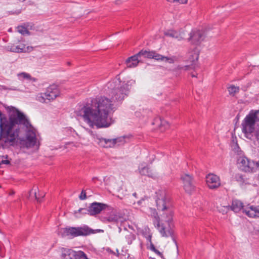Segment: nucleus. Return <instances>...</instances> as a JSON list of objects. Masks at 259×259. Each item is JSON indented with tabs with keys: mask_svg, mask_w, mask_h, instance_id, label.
Returning <instances> with one entry per match:
<instances>
[{
	"mask_svg": "<svg viewBox=\"0 0 259 259\" xmlns=\"http://www.w3.org/2000/svg\"><path fill=\"white\" fill-rule=\"evenodd\" d=\"M230 209L235 212H238L241 209L248 217L250 218H259V206H250L248 208L243 209V203L237 199H234L230 205Z\"/></svg>",
	"mask_w": 259,
	"mask_h": 259,
	"instance_id": "obj_5",
	"label": "nucleus"
},
{
	"mask_svg": "<svg viewBox=\"0 0 259 259\" xmlns=\"http://www.w3.org/2000/svg\"><path fill=\"white\" fill-rule=\"evenodd\" d=\"M139 172L141 175L147 176L149 177L154 178L156 176L155 174L148 166H144L141 168H139Z\"/></svg>",
	"mask_w": 259,
	"mask_h": 259,
	"instance_id": "obj_19",
	"label": "nucleus"
},
{
	"mask_svg": "<svg viewBox=\"0 0 259 259\" xmlns=\"http://www.w3.org/2000/svg\"><path fill=\"white\" fill-rule=\"evenodd\" d=\"M150 52L145 50H142L137 54L128 57L125 61V63L127 67L133 68L137 66L140 62V59L142 57L145 58L150 59Z\"/></svg>",
	"mask_w": 259,
	"mask_h": 259,
	"instance_id": "obj_8",
	"label": "nucleus"
},
{
	"mask_svg": "<svg viewBox=\"0 0 259 259\" xmlns=\"http://www.w3.org/2000/svg\"><path fill=\"white\" fill-rule=\"evenodd\" d=\"M74 259H89L87 255L82 251L79 250L76 252Z\"/></svg>",
	"mask_w": 259,
	"mask_h": 259,
	"instance_id": "obj_30",
	"label": "nucleus"
},
{
	"mask_svg": "<svg viewBox=\"0 0 259 259\" xmlns=\"http://www.w3.org/2000/svg\"><path fill=\"white\" fill-rule=\"evenodd\" d=\"M95 179H96V178H93V180H94Z\"/></svg>",
	"mask_w": 259,
	"mask_h": 259,
	"instance_id": "obj_49",
	"label": "nucleus"
},
{
	"mask_svg": "<svg viewBox=\"0 0 259 259\" xmlns=\"http://www.w3.org/2000/svg\"><path fill=\"white\" fill-rule=\"evenodd\" d=\"M97 140L98 144L101 147L106 148L113 147L116 144L119 145L120 143H124V139L122 137L114 139L97 138Z\"/></svg>",
	"mask_w": 259,
	"mask_h": 259,
	"instance_id": "obj_10",
	"label": "nucleus"
},
{
	"mask_svg": "<svg viewBox=\"0 0 259 259\" xmlns=\"http://www.w3.org/2000/svg\"><path fill=\"white\" fill-rule=\"evenodd\" d=\"M19 47L22 50V53L30 52L32 51L33 48L32 47L28 46L26 47V46L23 43H20L19 44Z\"/></svg>",
	"mask_w": 259,
	"mask_h": 259,
	"instance_id": "obj_29",
	"label": "nucleus"
},
{
	"mask_svg": "<svg viewBox=\"0 0 259 259\" xmlns=\"http://www.w3.org/2000/svg\"><path fill=\"white\" fill-rule=\"evenodd\" d=\"M36 143V140H26L25 145L26 147L27 148L34 147L36 145L38 149L39 147V144L37 145Z\"/></svg>",
	"mask_w": 259,
	"mask_h": 259,
	"instance_id": "obj_24",
	"label": "nucleus"
},
{
	"mask_svg": "<svg viewBox=\"0 0 259 259\" xmlns=\"http://www.w3.org/2000/svg\"><path fill=\"white\" fill-rule=\"evenodd\" d=\"M17 47H16V45H13L11 46H8V49L10 51L12 52L17 53Z\"/></svg>",
	"mask_w": 259,
	"mask_h": 259,
	"instance_id": "obj_37",
	"label": "nucleus"
},
{
	"mask_svg": "<svg viewBox=\"0 0 259 259\" xmlns=\"http://www.w3.org/2000/svg\"><path fill=\"white\" fill-rule=\"evenodd\" d=\"M234 179L241 186L250 184L249 180L246 176L241 174H236L234 176Z\"/></svg>",
	"mask_w": 259,
	"mask_h": 259,
	"instance_id": "obj_18",
	"label": "nucleus"
},
{
	"mask_svg": "<svg viewBox=\"0 0 259 259\" xmlns=\"http://www.w3.org/2000/svg\"><path fill=\"white\" fill-rule=\"evenodd\" d=\"M206 184L209 189L216 190L221 186V180L217 175L209 173L206 176Z\"/></svg>",
	"mask_w": 259,
	"mask_h": 259,
	"instance_id": "obj_11",
	"label": "nucleus"
},
{
	"mask_svg": "<svg viewBox=\"0 0 259 259\" xmlns=\"http://www.w3.org/2000/svg\"><path fill=\"white\" fill-rule=\"evenodd\" d=\"M167 2L171 3H179L181 4H185L188 2V0H166Z\"/></svg>",
	"mask_w": 259,
	"mask_h": 259,
	"instance_id": "obj_35",
	"label": "nucleus"
},
{
	"mask_svg": "<svg viewBox=\"0 0 259 259\" xmlns=\"http://www.w3.org/2000/svg\"><path fill=\"white\" fill-rule=\"evenodd\" d=\"M32 194H34V197H35V199H36L38 202H40L41 201V198H42L44 197V196H45V195H44V194H43V195H42L41 196V197H38V196H37V194H36V192L35 190H33V189L31 190L30 191V192H29V195H30V196Z\"/></svg>",
	"mask_w": 259,
	"mask_h": 259,
	"instance_id": "obj_33",
	"label": "nucleus"
},
{
	"mask_svg": "<svg viewBox=\"0 0 259 259\" xmlns=\"http://www.w3.org/2000/svg\"><path fill=\"white\" fill-rule=\"evenodd\" d=\"M147 240L150 242V243H152V235L151 234H149L147 235V236L146 237Z\"/></svg>",
	"mask_w": 259,
	"mask_h": 259,
	"instance_id": "obj_40",
	"label": "nucleus"
},
{
	"mask_svg": "<svg viewBox=\"0 0 259 259\" xmlns=\"http://www.w3.org/2000/svg\"><path fill=\"white\" fill-rule=\"evenodd\" d=\"M121 219L122 217L119 213L114 212L109 216L104 218L103 219L104 221H107L108 223H118L121 221Z\"/></svg>",
	"mask_w": 259,
	"mask_h": 259,
	"instance_id": "obj_17",
	"label": "nucleus"
},
{
	"mask_svg": "<svg viewBox=\"0 0 259 259\" xmlns=\"http://www.w3.org/2000/svg\"><path fill=\"white\" fill-rule=\"evenodd\" d=\"M1 162H2V164H10V161L9 160H2Z\"/></svg>",
	"mask_w": 259,
	"mask_h": 259,
	"instance_id": "obj_41",
	"label": "nucleus"
},
{
	"mask_svg": "<svg viewBox=\"0 0 259 259\" xmlns=\"http://www.w3.org/2000/svg\"><path fill=\"white\" fill-rule=\"evenodd\" d=\"M155 122H157V124L161 131H163L169 127L168 123L165 120L158 118L155 119Z\"/></svg>",
	"mask_w": 259,
	"mask_h": 259,
	"instance_id": "obj_22",
	"label": "nucleus"
},
{
	"mask_svg": "<svg viewBox=\"0 0 259 259\" xmlns=\"http://www.w3.org/2000/svg\"><path fill=\"white\" fill-rule=\"evenodd\" d=\"M154 252H155L156 254L160 256L162 258L164 259V257L162 253L157 249Z\"/></svg>",
	"mask_w": 259,
	"mask_h": 259,
	"instance_id": "obj_39",
	"label": "nucleus"
},
{
	"mask_svg": "<svg viewBox=\"0 0 259 259\" xmlns=\"http://www.w3.org/2000/svg\"><path fill=\"white\" fill-rule=\"evenodd\" d=\"M136 238V236L135 234L132 232L126 231L125 235V242L128 244L131 245L132 244L133 241Z\"/></svg>",
	"mask_w": 259,
	"mask_h": 259,
	"instance_id": "obj_21",
	"label": "nucleus"
},
{
	"mask_svg": "<svg viewBox=\"0 0 259 259\" xmlns=\"http://www.w3.org/2000/svg\"><path fill=\"white\" fill-rule=\"evenodd\" d=\"M191 76H192V77H194V75L193 74H192Z\"/></svg>",
	"mask_w": 259,
	"mask_h": 259,
	"instance_id": "obj_47",
	"label": "nucleus"
},
{
	"mask_svg": "<svg viewBox=\"0 0 259 259\" xmlns=\"http://www.w3.org/2000/svg\"><path fill=\"white\" fill-rule=\"evenodd\" d=\"M239 168L246 172H255L258 170L259 162H254L245 156H240L237 159Z\"/></svg>",
	"mask_w": 259,
	"mask_h": 259,
	"instance_id": "obj_6",
	"label": "nucleus"
},
{
	"mask_svg": "<svg viewBox=\"0 0 259 259\" xmlns=\"http://www.w3.org/2000/svg\"><path fill=\"white\" fill-rule=\"evenodd\" d=\"M150 52V59H153L157 61H164L170 64H172L175 62L176 57L172 56L171 57H165L157 53L155 51Z\"/></svg>",
	"mask_w": 259,
	"mask_h": 259,
	"instance_id": "obj_14",
	"label": "nucleus"
},
{
	"mask_svg": "<svg viewBox=\"0 0 259 259\" xmlns=\"http://www.w3.org/2000/svg\"><path fill=\"white\" fill-rule=\"evenodd\" d=\"M79 198L80 200H84L87 199L86 193L84 190H82L81 192V193L79 196Z\"/></svg>",
	"mask_w": 259,
	"mask_h": 259,
	"instance_id": "obj_36",
	"label": "nucleus"
},
{
	"mask_svg": "<svg viewBox=\"0 0 259 259\" xmlns=\"http://www.w3.org/2000/svg\"><path fill=\"white\" fill-rule=\"evenodd\" d=\"M228 90L229 93V94L231 96H234L236 93L239 92V88L238 87H236L234 85H232L228 88Z\"/></svg>",
	"mask_w": 259,
	"mask_h": 259,
	"instance_id": "obj_23",
	"label": "nucleus"
},
{
	"mask_svg": "<svg viewBox=\"0 0 259 259\" xmlns=\"http://www.w3.org/2000/svg\"><path fill=\"white\" fill-rule=\"evenodd\" d=\"M2 162H0V167H1V165H2Z\"/></svg>",
	"mask_w": 259,
	"mask_h": 259,
	"instance_id": "obj_48",
	"label": "nucleus"
},
{
	"mask_svg": "<svg viewBox=\"0 0 259 259\" xmlns=\"http://www.w3.org/2000/svg\"><path fill=\"white\" fill-rule=\"evenodd\" d=\"M84 210H88V208H79V209H78L77 210H75L74 211V214H75L77 217H78L77 215V213H80L82 214H89V212L88 211H84Z\"/></svg>",
	"mask_w": 259,
	"mask_h": 259,
	"instance_id": "obj_34",
	"label": "nucleus"
},
{
	"mask_svg": "<svg viewBox=\"0 0 259 259\" xmlns=\"http://www.w3.org/2000/svg\"><path fill=\"white\" fill-rule=\"evenodd\" d=\"M9 120L0 111V147L3 149L14 146L17 142L19 128H14L16 124L28 127L31 125L26 116L14 107H8Z\"/></svg>",
	"mask_w": 259,
	"mask_h": 259,
	"instance_id": "obj_2",
	"label": "nucleus"
},
{
	"mask_svg": "<svg viewBox=\"0 0 259 259\" xmlns=\"http://www.w3.org/2000/svg\"><path fill=\"white\" fill-rule=\"evenodd\" d=\"M189 35H190V36L188 38V40L189 41H192V43H193L192 37L194 35V32L193 31V30H192L191 32L189 33Z\"/></svg>",
	"mask_w": 259,
	"mask_h": 259,
	"instance_id": "obj_38",
	"label": "nucleus"
},
{
	"mask_svg": "<svg viewBox=\"0 0 259 259\" xmlns=\"http://www.w3.org/2000/svg\"><path fill=\"white\" fill-rule=\"evenodd\" d=\"M142 200L138 201V204H140L141 203Z\"/></svg>",
	"mask_w": 259,
	"mask_h": 259,
	"instance_id": "obj_46",
	"label": "nucleus"
},
{
	"mask_svg": "<svg viewBox=\"0 0 259 259\" xmlns=\"http://www.w3.org/2000/svg\"><path fill=\"white\" fill-rule=\"evenodd\" d=\"M26 140H37L35 133L32 131H28L26 134Z\"/></svg>",
	"mask_w": 259,
	"mask_h": 259,
	"instance_id": "obj_27",
	"label": "nucleus"
},
{
	"mask_svg": "<svg viewBox=\"0 0 259 259\" xmlns=\"http://www.w3.org/2000/svg\"><path fill=\"white\" fill-rule=\"evenodd\" d=\"M205 36V29H198L195 31V46L200 45L204 40Z\"/></svg>",
	"mask_w": 259,
	"mask_h": 259,
	"instance_id": "obj_16",
	"label": "nucleus"
},
{
	"mask_svg": "<svg viewBox=\"0 0 259 259\" xmlns=\"http://www.w3.org/2000/svg\"><path fill=\"white\" fill-rule=\"evenodd\" d=\"M149 213L151 217L153 218V222L154 226L157 223H159V222L161 220L155 208H150Z\"/></svg>",
	"mask_w": 259,
	"mask_h": 259,
	"instance_id": "obj_20",
	"label": "nucleus"
},
{
	"mask_svg": "<svg viewBox=\"0 0 259 259\" xmlns=\"http://www.w3.org/2000/svg\"><path fill=\"white\" fill-rule=\"evenodd\" d=\"M181 179L183 182V187L185 192L191 195L194 190V187L193 185V179L192 176L188 174H185L182 176Z\"/></svg>",
	"mask_w": 259,
	"mask_h": 259,
	"instance_id": "obj_12",
	"label": "nucleus"
},
{
	"mask_svg": "<svg viewBox=\"0 0 259 259\" xmlns=\"http://www.w3.org/2000/svg\"><path fill=\"white\" fill-rule=\"evenodd\" d=\"M135 83L134 80H129L126 83L118 79L108 82L106 85V93L111 97V100L105 96L93 99L91 103H87L81 108L76 111L77 116H82L84 121L90 126L94 125L98 127H107L112 124V119L109 114L114 110L113 102H121L128 96L131 86Z\"/></svg>",
	"mask_w": 259,
	"mask_h": 259,
	"instance_id": "obj_1",
	"label": "nucleus"
},
{
	"mask_svg": "<svg viewBox=\"0 0 259 259\" xmlns=\"http://www.w3.org/2000/svg\"><path fill=\"white\" fill-rule=\"evenodd\" d=\"M255 136L257 139L259 141V128L257 129L255 132Z\"/></svg>",
	"mask_w": 259,
	"mask_h": 259,
	"instance_id": "obj_44",
	"label": "nucleus"
},
{
	"mask_svg": "<svg viewBox=\"0 0 259 259\" xmlns=\"http://www.w3.org/2000/svg\"><path fill=\"white\" fill-rule=\"evenodd\" d=\"M16 47H17V53H22V50L21 48L19 47V45H16Z\"/></svg>",
	"mask_w": 259,
	"mask_h": 259,
	"instance_id": "obj_43",
	"label": "nucleus"
},
{
	"mask_svg": "<svg viewBox=\"0 0 259 259\" xmlns=\"http://www.w3.org/2000/svg\"><path fill=\"white\" fill-rule=\"evenodd\" d=\"M36 143V140H26L25 145L26 147L27 148L34 147L36 145L38 149L39 147V144L37 145Z\"/></svg>",
	"mask_w": 259,
	"mask_h": 259,
	"instance_id": "obj_25",
	"label": "nucleus"
},
{
	"mask_svg": "<svg viewBox=\"0 0 259 259\" xmlns=\"http://www.w3.org/2000/svg\"><path fill=\"white\" fill-rule=\"evenodd\" d=\"M94 230L87 226L81 227H70L65 228L64 233L67 236L72 237L79 236H87L94 233Z\"/></svg>",
	"mask_w": 259,
	"mask_h": 259,
	"instance_id": "obj_7",
	"label": "nucleus"
},
{
	"mask_svg": "<svg viewBox=\"0 0 259 259\" xmlns=\"http://www.w3.org/2000/svg\"><path fill=\"white\" fill-rule=\"evenodd\" d=\"M61 259H74L76 252L71 249L67 248H61Z\"/></svg>",
	"mask_w": 259,
	"mask_h": 259,
	"instance_id": "obj_15",
	"label": "nucleus"
},
{
	"mask_svg": "<svg viewBox=\"0 0 259 259\" xmlns=\"http://www.w3.org/2000/svg\"><path fill=\"white\" fill-rule=\"evenodd\" d=\"M17 31L22 35L29 34L28 30L23 26H19L17 27Z\"/></svg>",
	"mask_w": 259,
	"mask_h": 259,
	"instance_id": "obj_28",
	"label": "nucleus"
},
{
	"mask_svg": "<svg viewBox=\"0 0 259 259\" xmlns=\"http://www.w3.org/2000/svg\"><path fill=\"white\" fill-rule=\"evenodd\" d=\"M18 76L19 77H22L23 78L27 79L29 80H32L33 81H35V79L34 78H32L30 75L28 73L25 72H22L18 74Z\"/></svg>",
	"mask_w": 259,
	"mask_h": 259,
	"instance_id": "obj_31",
	"label": "nucleus"
},
{
	"mask_svg": "<svg viewBox=\"0 0 259 259\" xmlns=\"http://www.w3.org/2000/svg\"><path fill=\"white\" fill-rule=\"evenodd\" d=\"M165 35L171 37L178 38V34L177 32L174 31H169L164 33Z\"/></svg>",
	"mask_w": 259,
	"mask_h": 259,
	"instance_id": "obj_32",
	"label": "nucleus"
},
{
	"mask_svg": "<svg viewBox=\"0 0 259 259\" xmlns=\"http://www.w3.org/2000/svg\"><path fill=\"white\" fill-rule=\"evenodd\" d=\"M106 207H107V205L105 204L95 202L90 204L88 210H84V211L89 212V215H95L100 213Z\"/></svg>",
	"mask_w": 259,
	"mask_h": 259,
	"instance_id": "obj_13",
	"label": "nucleus"
},
{
	"mask_svg": "<svg viewBox=\"0 0 259 259\" xmlns=\"http://www.w3.org/2000/svg\"><path fill=\"white\" fill-rule=\"evenodd\" d=\"M218 211L222 214H226L228 211L230 209V205L228 206H222L220 205L217 207Z\"/></svg>",
	"mask_w": 259,
	"mask_h": 259,
	"instance_id": "obj_26",
	"label": "nucleus"
},
{
	"mask_svg": "<svg viewBox=\"0 0 259 259\" xmlns=\"http://www.w3.org/2000/svg\"><path fill=\"white\" fill-rule=\"evenodd\" d=\"M3 157H5L6 158H8V155L3 156Z\"/></svg>",
	"mask_w": 259,
	"mask_h": 259,
	"instance_id": "obj_45",
	"label": "nucleus"
},
{
	"mask_svg": "<svg viewBox=\"0 0 259 259\" xmlns=\"http://www.w3.org/2000/svg\"><path fill=\"white\" fill-rule=\"evenodd\" d=\"M59 95L58 88L56 85H52L48 87L45 93H42L38 97L40 102L47 103V101L50 102L56 99Z\"/></svg>",
	"mask_w": 259,
	"mask_h": 259,
	"instance_id": "obj_9",
	"label": "nucleus"
},
{
	"mask_svg": "<svg viewBox=\"0 0 259 259\" xmlns=\"http://www.w3.org/2000/svg\"><path fill=\"white\" fill-rule=\"evenodd\" d=\"M155 194L157 209L162 211L163 213L161 220L154 226L162 237H171L174 239V210L170 199L164 190H159Z\"/></svg>",
	"mask_w": 259,
	"mask_h": 259,
	"instance_id": "obj_3",
	"label": "nucleus"
},
{
	"mask_svg": "<svg viewBox=\"0 0 259 259\" xmlns=\"http://www.w3.org/2000/svg\"><path fill=\"white\" fill-rule=\"evenodd\" d=\"M150 249L153 252L156 250V248L152 243H150Z\"/></svg>",
	"mask_w": 259,
	"mask_h": 259,
	"instance_id": "obj_42",
	"label": "nucleus"
},
{
	"mask_svg": "<svg viewBox=\"0 0 259 259\" xmlns=\"http://www.w3.org/2000/svg\"><path fill=\"white\" fill-rule=\"evenodd\" d=\"M259 113V109L255 111H251L246 116L241 123L242 132L246 137L251 134L254 131L255 124L259 121L257 115Z\"/></svg>",
	"mask_w": 259,
	"mask_h": 259,
	"instance_id": "obj_4",
	"label": "nucleus"
}]
</instances>
